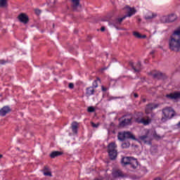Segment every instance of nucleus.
Wrapping results in <instances>:
<instances>
[{
    "label": "nucleus",
    "mask_w": 180,
    "mask_h": 180,
    "mask_svg": "<svg viewBox=\"0 0 180 180\" xmlns=\"http://www.w3.org/2000/svg\"><path fill=\"white\" fill-rule=\"evenodd\" d=\"M18 19L21 23H24V25H26L29 22V16L25 13H20L18 16Z\"/></svg>",
    "instance_id": "7"
},
{
    "label": "nucleus",
    "mask_w": 180,
    "mask_h": 180,
    "mask_svg": "<svg viewBox=\"0 0 180 180\" xmlns=\"http://www.w3.org/2000/svg\"><path fill=\"white\" fill-rule=\"evenodd\" d=\"M122 148H129L130 147V142L128 141H124L121 145Z\"/></svg>",
    "instance_id": "27"
},
{
    "label": "nucleus",
    "mask_w": 180,
    "mask_h": 180,
    "mask_svg": "<svg viewBox=\"0 0 180 180\" xmlns=\"http://www.w3.org/2000/svg\"><path fill=\"white\" fill-rule=\"evenodd\" d=\"M160 22L162 23H169V21H168V16L167 15H163L160 18Z\"/></svg>",
    "instance_id": "29"
},
{
    "label": "nucleus",
    "mask_w": 180,
    "mask_h": 180,
    "mask_svg": "<svg viewBox=\"0 0 180 180\" xmlns=\"http://www.w3.org/2000/svg\"><path fill=\"white\" fill-rule=\"evenodd\" d=\"M134 98H139V94L134 93Z\"/></svg>",
    "instance_id": "41"
},
{
    "label": "nucleus",
    "mask_w": 180,
    "mask_h": 180,
    "mask_svg": "<svg viewBox=\"0 0 180 180\" xmlns=\"http://www.w3.org/2000/svg\"><path fill=\"white\" fill-rule=\"evenodd\" d=\"M150 54H154V51H153V52H150Z\"/></svg>",
    "instance_id": "47"
},
{
    "label": "nucleus",
    "mask_w": 180,
    "mask_h": 180,
    "mask_svg": "<svg viewBox=\"0 0 180 180\" xmlns=\"http://www.w3.org/2000/svg\"><path fill=\"white\" fill-rule=\"evenodd\" d=\"M133 34L134 37H136V39H146L147 37V35H141V34L137 32H134Z\"/></svg>",
    "instance_id": "21"
},
{
    "label": "nucleus",
    "mask_w": 180,
    "mask_h": 180,
    "mask_svg": "<svg viewBox=\"0 0 180 180\" xmlns=\"http://www.w3.org/2000/svg\"><path fill=\"white\" fill-rule=\"evenodd\" d=\"M126 18H127V15H124L122 18H116L115 19V24L116 25H121L122 24V22H123V20H124V19H126Z\"/></svg>",
    "instance_id": "25"
},
{
    "label": "nucleus",
    "mask_w": 180,
    "mask_h": 180,
    "mask_svg": "<svg viewBox=\"0 0 180 180\" xmlns=\"http://www.w3.org/2000/svg\"><path fill=\"white\" fill-rule=\"evenodd\" d=\"M6 6H8L6 0H0V8H6Z\"/></svg>",
    "instance_id": "28"
},
{
    "label": "nucleus",
    "mask_w": 180,
    "mask_h": 180,
    "mask_svg": "<svg viewBox=\"0 0 180 180\" xmlns=\"http://www.w3.org/2000/svg\"><path fill=\"white\" fill-rule=\"evenodd\" d=\"M162 113L165 117L161 118L162 123H165L168 119H172L175 116V111L171 107L166 108L162 110Z\"/></svg>",
    "instance_id": "2"
},
{
    "label": "nucleus",
    "mask_w": 180,
    "mask_h": 180,
    "mask_svg": "<svg viewBox=\"0 0 180 180\" xmlns=\"http://www.w3.org/2000/svg\"><path fill=\"white\" fill-rule=\"evenodd\" d=\"M42 172L45 176H53V174H51V171H50V168L47 166H44Z\"/></svg>",
    "instance_id": "12"
},
{
    "label": "nucleus",
    "mask_w": 180,
    "mask_h": 180,
    "mask_svg": "<svg viewBox=\"0 0 180 180\" xmlns=\"http://www.w3.org/2000/svg\"><path fill=\"white\" fill-rule=\"evenodd\" d=\"M117 147V146H116V143L111 142L108 146V151L116 150Z\"/></svg>",
    "instance_id": "17"
},
{
    "label": "nucleus",
    "mask_w": 180,
    "mask_h": 180,
    "mask_svg": "<svg viewBox=\"0 0 180 180\" xmlns=\"http://www.w3.org/2000/svg\"><path fill=\"white\" fill-rule=\"evenodd\" d=\"M124 135H125V139H129L130 140H137L136 139V136L133 135V134L130 131H124Z\"/></svg>",
    "instance_id": "16"
},
{
    "label": "nucleus",
    "mask_w": 180,
    "mask_h": 180,
    "mask_svg": "<svg viewBox=\"0 0 180 180\" xmlns=\"http://www.w3.org/2000/svg\"><path fill=\"white\" fill-rule=\"evenodd\" d=\"M136 123L143 124L144 126H148L151 123V118L150 117L147 116L146 120L144 119V117L140 118H136Z\"/></svg>",
    "instance_id": "4"
},
{
    "label": "nucleus",
    "mask_w": 180,
    "mask_h": 180,
    "mask_svg": "<svg viewBox=\"0 0 180 180\" xmlns=\"http://www.w3.org/2000/svg\"><path fill=\"white\" fill-rule=\"evenodd\" d=\"M153 78L156 79H167L168 76L165 73H162L161 72H156L152 74Z\"/></svg>",
    "instance_id": "6"
},
{
    "label": "nucleus",
    "mask_w": 180,
    "mask_h": 180,
    "mask_svg": "<svg viewBox=\"0 0 180 180\" xmlns=\"http://www.w3.org/2000/svg\"><path fill=\"white\" fill-rule=\"evenodd\" d=\"M72 5V8H73V11H77V8L79 6V0H71Z\"/></svg>",
    "instance_id": "19"
},
{
    "label": "nucleus",
    "mask_w": 180,
    "mask_h": 180,
    "mask_svg": "<svg viewBox=\"0 0 180 180\" xmlns=\"http://www.w3.org/2000/svg\"><path fill=\"white\" fill-rule=\"evenodd\" d=\"M139 115H140V116H143V113L142 112H140Z\"/></svg>",
    "instance_id": "44"
},
{
    "label": "nucleus",
    "mask_w": 180,
    "mask_h": 180,
    "mask_svg": "<svg viewBox=\"0 0 180 180\" xmlns=\"http://www.w3.org/2000/svg\"><path fill=\"white\" fill-rule=\"evenodd\" d=\"M139 140L143 141L144 144H148L149 146H151V138L150 136H148V132H147L145 135L139 136Z\"/></svg>",
    "instance_id": "5"
},
{
    "label": "nucleus",
    "mask_w": 180,
    "mask_h": 180,
    "mask_svg": "<svg viewBox=\"0 0 180 180\" xmlns=\"http://www.w3.org/2000/svg\"><path fill=\"white\" fill-rule=\"evenodd\" d=\"M86 95H88L89 96H91V95H94V94H95V89H94V87L90 86L89 88L86 89Z\"/></svg>",
    "instance_id": "22"
},
{
    "label": "nucleus",
    "mask_w": 180,
    "mask_h": 180,
    "mask_svg": "<svg viewBox=\"0 0 180 180\" xmlns=\"http://www.w3.org/2000/svg\"><path fill=\"white\" fill-rule=\"evenodd\" d=\"M112 61H113V62L116 61V58H113V59H112Z\"/></svg>",
    "instance_id": "43"
},
{
    "label": "nucleus",
    "mask_w": 180,
    "mask_h": 180,
    "mask_svg": "<svg viewBox=\"0 0 180 180\" xmlns=\"http://www.w3.org/2000/svg\"><path fill=\"white\" fill-rule=\"evenodd\" d=\"M127 8L128 9V13L126 15L127 18H131V16H133L136 13V8L129 6H127Z\"/></svg>",
    "instance_id": "13"
},
{
    "label": "nucleus",
    "mask_w": 180,
    "mask_h": 180,
    "mask_svg": "<svg viewBox=\"0 0 180 180\" xmlns=\"http://www.w3.org/2000/svg\"><path fill=\"white\" fill-rule=\"evenodd\" d=\"M11 112H12V109H11V107H9V105L4 106L0 110V116H6V115H8V113Z\"/></svg>",
    "instance_id": "9"
},
{
    "label": "nucleus",
    "mask_w": 180,
    "mask_h": 180,
    "mask_svg": "<svg viewBox=\"0 0 180 180\" xmlns=\"http://www.w3.org/2000/svg\"><path fill=\"white\" fill-rule=\"evenodd\" d=\"M129 65L131 66L132 70H134L135 66H134V63H133V62H129Z\"/></svg>",
    "instance_id": "38"
},
{
    "label": "nucleus",
    "mask_w": 180,
    "mask_h": 180,
    "mask_svg": "<svg viewBox=\"0 0 180 180\" xmlns=\"http://www.w3.org/2000/svg\"><path fill=\"white\" fill-rule=\"evenodd\" d=\"M153 137H155V139H161V137L159 135H158L157 134H155L153 135Z\"/></svg>",
    "instance_id": "39"
},
{
    "label": "nucleus",
    "mask_w": 180,
    "mask_h": 180,
    "mask_svg": "<svg viewBox=\"0 0 180 180\" xmlns=\"http://www.w3.org/2000/svg\"><path fill=\"white\" fill-rule=\"evenodd\" d=\"M35 14H37V16H39L40 15V13H41V10L39 9V8H36L34 10Z\"/></svg>",
    "instance_id": "34"
},
{
    "label": "nucleus",
    "mask_w": 180,
    "mask_h": 180,
    "mask_svg": "<svg viewBox=\"0 0 180 180\" xmlns=\"http://www.w3.org/2000/svg\"><path fill=\"white\" fill-rule=\"evenodd\" d=\"M117 137L120 141H124L126 140L124 132H119Z\"/></svg>",
    "instance_id": "24"
},
{
    "label": "nucleus",
    "mask_w": 180,
    "mask_h": 180,
    "mask_svg": "<svg viewBox=\"0 0 180 180\" xmlns=\"http://www.w3.org/2000/svg\"><path fill=\"white\" fill-rule=\"evenodd\" d=\"M101 91H103V92H106L108 91V89L106 87L102 86Z\"/></svg>",
    "instance_id": "37"
},
{
    "label": "nucleus",
    "mask_w": 180,
    "mask_h": 180,
    "mask_svg": "<svg viewBox=\"0 0 180 180\" xmlns=\"http://www.w3.org/2000/svg\"><path fill=\"white\" fill-rule=\"evenodd\" d=\"M165 98L169 101H178L180 99V91H174L165 95Z\"/></svg>",
    "instance_id": "3"
},
{
    "label": "nucleus",
    "mask_w": 180,
    "mask_h": 180,
    "mask_svg": "<svg viewBox=\"0 0 180 180\" xmlns=\"http://www.w3.org/2000/svg\"><path fill=\"white\" fill-rule=\"evenodd\" d=\"M155 116V114L151 113V117H154Z\"/></svg>",
    "instance_id": "42"
},
{
    "label": "nucleus",
    "mask_w": 180,
    "mask_h": 180,
    "mask_svg": "<svg viewBox=\"0 0 180 180\" xmlns=\"http://www.w3.org/2000/svg\"><path fill=\"white\" fill-rule=\"evenodd\" d=\"M71 129L72 133L75 134H77L78 133V122H73L71 124Z\"/></svg>",
    "instance_id": "14"
},
{
    "label": "nucleus",
    "mask_w": 180,
    "mask_h": 180,
    "mask_svg": "<svg viewBox=\"0 0 180 180\" xmlns=\"http://www.w3.org/2000/svg\"><path fill=\"white\" fill-rule=\"evenodd\" d=\"M87 111L89 112V113H94V112H95V108L91 106V107H89L88 109H87Z\"/></svg>",
    "instance_id": "32"
},
{
    "label": "nucleus",
    "mask_w": 180,
    "mask_h": 180,
    "mask_svg": "<svg viewBox=\"0 0 180 180\" xmlns=\"http://www.w3.org/2000/svg\"><path fill=\"white\" fill-rule=\"evenodd\" d=\"M2 157H4L2 155H0V159L2 158Z\"/></svg>",
    "instance_id": "45"
},
{
    "label": "nucleus",
    "mask_w": 180,
    "mask_h": 180,
    "mask_svg": "<svg viewBox=\"0 0 180 180\" xmlns=\"http://www.w3.org/2000/svg\"><path fill=\"white\" fill-rule=\"evenodd\" d=\"M139 22H141V19H139Z\"/></svg>",
    "instance_id": "48"
},
{
    "label": "nucleus",
    "mask_w": 180,
    "mask_h": 180,
    "mask_svg": "<svg viewBox=\"0 0 180 180\" xmlns=\"http://www.w3.org/2000/svg\"><path fill=\"white\" fill-rule=\"evenodd\" d=\"M103 70H106V68H104Z\"/></svg>",
    "instance_id": "49"
},
{
    "label": "nucleus",
    "mask_w": 180,
    "mask_h": 180,
    "mask_svg": "<svg viewBox=\"0 0 180 180\" xmlns=\"http://www.w3.org/2000/svg\"><path fill=\"white\" fill-rule=\"evenodd\" d=\"M69 88L70 89H74V83H70Z\"/></svg>",
    "instance_id": "36"
},
{
    "label": "nucleus",
    "mask_w": 180,
    "mask_h": 180,
    "mask_svg": "<svg viewBox=\"0 0 180 180\" xmlns=\"http://www.w3.org/2000/svg\"><path fill=\"white\" fill-rule=\"evenodd\" d=\"M105 27H101V32H105Z\"/></svg>",
    "instance_id": "40"
},
{
    "label": "nucleus",
    "mask_w": 180,
    "mask_h": 180,
    "mask_svg": "<svg viewBox=\"0 0 180 180\" xmlns=\"http://www.w3.org/2000/svg\"><path fill=\"white\" fill-rule=\"evenodd\" d=\"M153 110V107L151 105L150 103L146 105V115H149V113H151Z\"/></svg>",
    "instance_id": "26"
},
{
    "label": "nucleus",
    "mask_w": 180,
    "mask_h": 180,
    "mask_svg": "<svg viewBox=\"0 0 180 180\" xmlns=\"http://www.w3.org/2000/svg\"><path fill=\"white\" fill-rule=\"evenodd\" d=\"M113 176H115V178H124V176H126V175L123 174V172H122L121 170H117L114 172Z\"/></svg>",
    "instance_id": "15"
},
{
    "label": "nucleus",
    "mask_w": 180,
    "mask_h": 180,
    "mask_svg": "<svg viewBox=\"0 0 180 180\" xmlns=\"http://www.w3.org/2000/svg\"><path fill=\"white\" fill-rule=\"evenodd\" d=\"M121 164L122 167H126V165H129L130 168L136 169L139 167V162L136 159L131 157H124L121 160Z\"/></svg>",
    "instance_id": "1"
},
{
    "label": "nucleus",
    "mask_w": 180,
    "mask_h": 180,
    "mask_svg": "<svg viewBox=\"0 0 180 180\" xmlns=\"http://www.w3.org/2000/svg\"><path fill=\"white\" fill-rule=\"evenodd\" d=\"M131 120H132L131 117L123 119L120 122V124H119L120 127L130 126V124H131Z\"/></svg>",
    "instance_id": "8"
},
{
    "label": "nucleus",
    "mask_w": 180,
    "mask_h": 180,
    "mask_svg": "<svg viewBox=\"0 0 180 180\" xmlns=\"http://www.w3.org/2000/svg\"><path fill=\"white\" fill-rule=\"evenodd\" d=\"M91 124L92 126V127H94L96 129H98V127H99V124H95L94 122H91Z\"/></svg>",
    "instance_id": "35"
},
{
    "label": "nucleus",
    "mask_w": 180,
    "mask_h": 180,
    "mask_svg": "<svg viewBox=\"0 0 180 180\" xmlns=\"http://www.w3.org/2000/svg\"><path fill=\"white\" fill-rule=\"evenodd\" d=\"M167 19L169 23L175 22V20H176V15H175L174 14L169 15V16H167Z\"/></svg>",
    "instance_id": "23"
},
{
    "label": "nucleus",
    "mask_w": 180,
    "mask_h": 180,
    "mask_svg": "<svg viewBox=\"0 0 180 180\" xmlns=\"http://www.w3.org/2000/svg\"><path fill=\"white\" fill-rule=\"evenodd\" d=\"M154 18H157V13H154L151 11H148L145 15V19L146 20H150L151 19H154Z\"/></svg>",
    "instance_id": "11"
},
{
    "label": "nucleus",
    "mask_w": 180,
    "mask_h": 180,
    "mask_svg": "<svg viewBox=\"0 0 180 180\" xmlns=\"http://www.w3.org/2000/svg\"><path fill=\"white\" fill-rule=\"evenodd\" d=\"M8 63H9V60H4V59H1L0 60V65H5V64H8Z\"/></svg>",
    "instance_id": "31"
},
{
    "label": "nucleus",
    "mask_w": 180,
    "mask_h": 180,
    "mask_svg": "<svg viewBox=\"0 0 180 180\" xmlns=\"http://www.w3.org/2000/svg\"><path fill=\"white\" fill-rule=\"evenodd\" d=\"M98 81L101 82V79L99 77H97V79L94 81L91 88H98Z\"/></svg>",
    "instance_id": "30"
},
{
    "label": "nucleus",
    "mask_w": 180,
    "mask_h": 180,
    "mask_svg": "<svg viewBox=\"0 0 180 180\" xmlns=\"http://www.w3.org/2000/svg\"><path fill=\"white\" fill-rule=\"evenodd\" d=\"M60 155H63V152L56 150L51 152L49 156L51 158H56V157H60Z\"/></svg>",
    "instance_id": "18"
},
{
    "label": "nucleus",
    "mask_w": 180,
    "mask_h": 180,
    "mask_svg": "<svg viewBox=\"0 0 180 180\" xmlns=\"http://www.w3.org/2000/svg\"><path fill=\"white\" fill-rule=\"evenodd\" d=\"M142 68H141V63L140 61H139L135 68H134V72H140V71H141Z\"/></svg>",
    "instance_id": "20"
},
{
    "label": "nucleus",
    "mask_w": 180,
    "mask_h": 180,
    "mask_svg": "<svg viewBox=\"0 0 180 180\" xmlns=\"http://www.w3.org/2000/svg\"><path fill=\"white\" fill-rule=\"evenodd\" d=\"M75 33H78V32L77 30H75Z\"/></svg>",
    "instance_id": "46"
},
{
    "label": "nucleus",
    "mask_w": 180,
    "mask_h": 180,
    "mask_svg": "<svg viewBox=\"0 0 180 180\" xmlns=\"http://www.w3.org/2000/svg\"><path fill=\"white\" fill-rule=\"evenodd\" d=\"M108 153L110 159L112 161H115V160H116V158H117V150H108Z\"/></svg>",
    "instance_id": "10"
},
{
    "label": "nucleus",
    "mask_w": 180,
    "mask_h": 180,
    "mask_svg": "<svg viewBox=\"0 0 180 180\" xmlns=\"http://www.w3.org/2000/svg\"><path fill=\"white\" fill-rule=\"evenodd\" d=\"M150 105H152V109L154 110V109H157L160 106V104L150 103Z\"/></svg>",
    "instance_id": "33"
}]
</instances>
